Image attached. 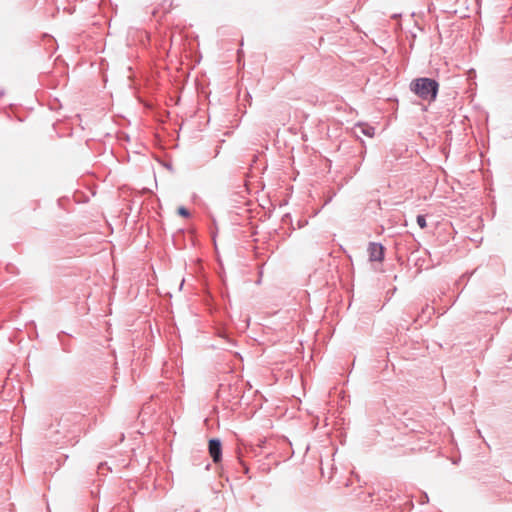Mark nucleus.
Here are the masks:
<instances>
[{
	"mask_svg": "<svg viewBox=\"0 0 512 512\" xmlns=\"http://www.w3.org/2000/svg\"><path fill=\"white\" fill-rule=\"evenodd\" d=\"M439 84L434 79L430 78H417L410 84V89L422 100L432 102L435 100L438 93Z\"/></svg>",
	"mask_w": 512,
	"mask_h": 512,
	"instance_id": "f257e3e1",
	"label": "nucleus"
},
{
	"mask_svg": "<svg viewBox=\"0 0 512 512\" xmlns=\"http://www.w3.org/2000/svg\"><path fill=\"white\" fill-rule=\"evenodd\" d=\"M209 454L215 463H218L222 457V446L218 439H211L209 441Z\"/></svg>",
	"mask_w": 512,
	"mask_h": 512,
	"instance_id": "f03ea898",
	"label": "nucleus"
},
{
	"mask_svg": "<svg viewBox=\"0 0 512 512\" xmlns=\"http://www.w3.org/2000/svg\"><path fill=\"white\" fill-rule=\"evenodd\" d=\"M370 261H382L384 257V248L377 243H371L368 248Z\"/></svg>",
	"mask_w": 512,
	"mask_h": 512,
	"instance_id": "7ed1b4c3",
	"label": "nucleus"
},
{
	"mask_svg": "<svg viewBox=\"0 0 512 512\" xmlns=\"http://www.w3.org/2000/svg\"><path fill=\"white\" fill-rule=\"evenodd\" d=\"M417 223H418L419 227L422 229L427 227V222H426L425 216H423V215L417 216Z\"/></svg>",
	"mask_w": 512,
	"mask_h": 512,
	"instance_id": "20e7f679",
	"label": "nucleus"
},
{
	"mask_svg": "<svg viewBox=\"0 0 512 512\" xmlns=\"http://www.w3.org/2000/svg\"><path fill=\"white\" fill-rule=\"evenodd\" d=\"M361 130H362V133H364L365 135H367L369 137L374 136V128H372V127H361Z\"/></svg>",
	"mask_w": 512,
	"mask_h": 512,
	"instance_id": "39448f33",
	"label": "nucleus"
},
{
	"mask_svg": "<svg viewBox=\"0 0 512 512\" xmlns=\"http://www.w3.org/2000/svg\"><path fill=\"white\" fill-rule=\"evenodd\" d=\"M178 213L181 216H183V217H188L189 216V212H188V210L185 207H179L178 208Z\"/></svg>",
	"mask_w": 512,
	"mask_h": 512,
	"instance_id": "423d86ee",
	"label": "nucleus"
}]
</instances>
